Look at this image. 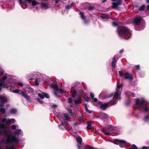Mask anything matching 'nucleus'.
<instances>
[{
  "label": "nucleus",
  "instance_id": "1",
  "mask_svg": "<svg viewBox=\"0 0 149 149\" xmlns=\"http://www.w3.org/2000/svg\"><path fill=\"white\" fill-rule=\"evenodd\" d=\"M9 128L5 126L4 124L0 123V135H3L6 138V139H1L0 142V149H1V143H5L7 144L19 142L18 137L22 136L23 135L22 131L20 129H17L14 132V135L11 134L8 131Z\"/></svg>",
  "mask_w": 149,
  "mask_h": 149
},
{
  "label": "nucleus",
  "instance_id": "2",
  "mask_svg": "<svg viewBox=\"0 0 149 149\" xmlns=\"http://www.w3.org/2000/svg\"><path fill=\"white\" fill-rule=\"evenodd\" d=\"M122 88V84H121L119 86H117L116 88V91L114 93H111L108 95L107 98L113 96L115 100H111L110 102L102 104L101 102H98L96 106L99 107L101 109L104 110L107 107L112 105L116 104L118 101L121 99L120 95L121 94Z\"/></svg>",
  "mask_w": 149,
  "mask_h": 149
},
{
  "label": "nucleus",
  "instance_id": "3",
  "mask_svg": "<svg viewBox=\"0 0 149 149\" xmlns=\"http://www.w3.org/2000/svg\"><path fill=\"white\" fill-rule=\"evenodd\" d=\"M13 76L6 74L0 80V86L3 87L13 88L15 84L13 83Z\"/></svg>",
  "mask_w": 149,
  "mask_h": 149
},
{
  "label": "nucleus",
  "instance_id": "4",
  "mask_svg": "<svg viewBox=\"0 0 149 149\" xmlns=\"http://www.w3.org/2000/svg\"><path fill=\"white\" fill-rule=\"evenodd\" d=\"M148 102L143 98L136 99L135 107L141 112H146L148 111Z\"/></svg>",
  "mask_w": 149,
  "mask_h": 149
},
{
  "label": "nucleus",
  "instance_id": "5",
  "mask_svg": "<svg viewBox=\"0 0 149 149\" xmlns=\"http://www.w3.org/2000/svg\"><path fill=\"white\" fill-rule=\"evenodd\" d=\"M134 23L135 25H139L140 24L141 28V29H136V30L138 31H140L143 29L145 26V21L139 16L136 17L135 18L134 20Z\"/></svg>",
  "mask_w": 149,
  "mask_h": 149
},
{
  "label": "nucleus",
  "instance_id": "6",
  "mask_svg": "<svg viewBox=\"0 0 149 149\" xmlns=\"http://www.w3.org/2000/svg\"><path fill=\"white\" fill-rule=\"evenodd\" d=\"M118 35L122 38H125L130 33V30L125 27L123 26L119 29H117Z\"/></svg>",
  "mask_w": 149,
  "mask_h": 149
},
{
  "label": "nucleus",
  "instance_id": "7",
  "mask_svg": "<svg viewBox=\"0 0 149 149\" xmlns=\"http://www.w3.org/2000/svg\"><path fill=\"white\" fill-rule=\"evenodd\" d=\"M13 92L15 93H17L21 94L29 102H31V101L29 96L26 92L23 91H21V93H20V90L18 89H16L13 91Z\"/></svg>",
  "mask_w": 149,
  "mask_h": 149
},
{
  "label": "nucleus",
  "instance_id": "8",
  "mask_svg": "<svg viewBox=\"0 0 149 149\" xmlns=\"http://www.w3.org/2000/svg\"><path fill=\"white\" fill-rule=\"evenodd\" d=\"M50 86L52 88L54 89V93L55 95L57 97H58V96L57 94L56 93V91H59L61 94L66 92V91L63 90L61 89H59L58 87L57 84H50Z\"/></svg>",
  "mask_w": 149,
  "mask_h": 149
},
{
  "label": "nucleus",
  "instance_id": "9",
  "mask_svg": "<svg viewBox=\"0 0 149 149\" xmlns=\"http://www.w3.org/2000/svg\"><path fill=\"white\" fill-rule=\"evenodd\" d=\"M119 74L120 77H123L124 76V78L125 79H128L129 80H132L133 79V77L132 74L128 72H126L123 74L121 71H119Z\"/></svg>",
  "mask_w": 149,
  "mask_h": 149
},
{
  "label": "nucleus",
  "instance_id": "10",
  "mask_svg": "<svg viewBox=\"0 0 149 149\" xmlns=\"http://www.w3.org/2000/svg\"><path fill=\"white\" fill-rule=\"evenodd\" d=\"M112 129V126L111 125H108L106 127V129L102 130V131L105 134L110 135L111 134L110 130H111Z\"/></svg>",
  "mask_w": 149,
  "mask_h": 149
},
{
  "label": "nucleus",
  "instance_id": "11",
  "mask_svg": "<svg viewBox=\"0 0 149 149\" xmlns=\"http://www.w3.org/2000/svg\"><path fill=\"white\" fill-rule=\"evenodd\" d=\"M116 2H113L112 3V8H116L118 5L122 4L121 0H116Z\"/></svg>",
  "mask_w": 149,
  "mask_h": 149
},
{
  "label": "nucleus",
  "instance_id": "12",
  "mask_svg": "<svg viewBox=\"0 0 149 149\" xmlns=\"http://www.w3.org/2000/svg\"><path fill=\"white\" fill-rule=\"evenodd\" d=\"M0 100L1 102V104H0V107H1L3 105L4 102L7 101V100L6 97L0 95Z\"/></svg>",
  "mask_w": 149,
  "mask_h": 149
},
{
  "label": "nucleus",
  "instance_id": "13",
  "mask_svg": "<svg viewBox=\"0 0 149 149\" xmlns=\"http://www.w3.org/2000/svg\"><path fill=\"white\" fill-rule=\"evenodd\" d=\"M15 120L14 118L8 119L5 123V125H8L11 123H15Z\"/></svg>",
  "mask_w": 149,
  "mask_h": 149
},
{
  "label": "nucleus",
  "instance_id": "14",
  "mask_svg": "<svg viewBox=\"0 0 149 149\" xmlns=\"http://www.w3.org/2000/svg\"><path fill=\"white\" fill-rule=\"evenodd\" d=\"M38 96L40 97L41 99H43L45 97L47 98H49V95L47 93H44L43 92H42L41 93H39L38 94Z\"/></svg>",
  "mask_w": 149,
  "mask_h": 149
},
{
  "label": "nucleus",
  "instance_id": "15",
  "mask_svg": "<svg viewBox=\"0 0 149 149\" xmlns=\"http://www.w3.org/2000/svg\"><path fill=\"white\" fill-rule=\"evenodd\" d=\"M116 62L117 61L116 59L115 56H114L113 58L111 63L112 69L113 70H114L115 68Z\"/></svg>",
  "mask_w": 149,
  "mask_h": 149
},
{
  "label": "nucleus",
  "instance_id": "16",
  "mask_svg": "<svg viewBox=\"0 0 149 149\" xmlns=\"http://www.w3.org/2000/svg\"><path fill=\"white\" fill-rule=\"evenodd\" d=\"M74 103L76 104H79L81 102V95L79 96L74 100Z\"/></svg>",
  "mask_w": 149,
  "mask_h": 149
},
{
  "label": "nucleus",
  "instance_id": "17",
  "mask_svg": "<svg viewBox=\"0 0 149 149\" xmlns=\"http://www.w3.org/2000/svg\"><path fill=\"white\" fill-rule=\"evenodd\" d=\"M76 140L78 144L77 145V147L78 149H81V146L80 144H81L82 142V139L80 137H78L76 138Z\"/></svg>",
  "mask_w": 149,
  "mask_h": 149
},
{
  "label": "nucleus",
  "instance_id": "18",
  "mask_svg": "<svg viewBox=\"0 0 149 149\" xmlns=\"http://www.w3.org/2000/svg\"><path fill=\"white\" fill-rule=\"evenodd\" d=\"M101 118L102 119H105L106 120H107V118H108V115L104 113H102L100 114Z\"/></svg>",
  "mask_w": 149,
  "mask_h": 149
},
{
  "label": "nucleus",
  "instance_id": "19",
  "mask_svg": "<svg viewBox=\"0 0 149 149\" xmlns=\"http://www.w3.org/2000/svg\"><path fill=\"white\" fill-rule=\"evenodd\" d=\"M48 4L45 3H41L40 5L41 8L44 9H46L48 8Z\"/></svg>",
  "mask_w": 149,
  "mask_h": 149
},
{
  "label": "nucleus",
  "instance_id": "20",
  "mask_svg": "<svg viewBox=\"0 0 149 149\" xmlns=\"http://www.w3.org/2000/svg\"><path fill=\"white\" fill-rule=\"evenodd\" d=\"M71 92L72 93V97H74L76 95V91L74 89V87H72L71 90Z\"/></svg>",
  "mask_w": 149,
  "mask_h": 149
},
{
  "label": "nucleus",
  "instance_id": "21",
  "mask_svg": "<svg viewBox=\"0 0 149 149\" xmlns=\"http://www.w3.org/2000/svg\"><path fill=\"white\" fill-rule=\"evenodd\" d=\"M79 14L80 15V17L83 20L84 22V23L85 24H86V20H85V17L84 16V15L83 13L80 12Z\"/></svg>",
  "mask_w": 149,
  "mask_h": 149
},
{
  "label": "nucleus",
  "instance_id": "22",
  "mask_svg": "<svg viewBox=\"0 0 149 149\" xmlns=\"http://www.w3.org/2000/svg\"><path fill=\"white\" fill-rule=\"evenodd\" d=\"M86 5L87 6H88V8L86 7V8H85L88 9L90 11L93 10L94 8L93 7L91 6L90 5V4L89 3H86Z\"/></svg>",
  "mask_w": 149,
  "mask_h": 149
},
{
  "label": "nucleus",
  "instance_id": "23",
  "mask_svg": "<svg viewBox=\"0 0 149 149\" xmlns=\"http://www.w3.org/2000/svg\"><path fill=\"white\" fill-rule=\"evenodd\" d=\"M29 2H32V6H35L37 4V3L35 0L32 1V0H25Z\"/></svg>",
  "mask_w": 149,
  "mask_h": 149
},
{
  "label": "nucleus",
  "instance_id": "24",
  "mask_svg": "<svg viewBox=\"0 0 149 149\" xmlns=\"http://www.w3.org/2000/svg\"><path fill=\"white\" fill-rule=\"evenodd\" d=\"M143 120L146 122H149V114L143 118Z\"/></svg>",
  "mask_w": 149,
  "mask_h": 149
},
{
  "label": "nucleus",
  "instance_id": "25",
  "mask_svg": "<svg viewBox=\"0 0 149 149\" xmlns=\"http://www.w3.org/2000/svg\"><path fill=\"white\" fill-rule=\"evenodd\" d=\"M17 111V110L15 109H12L10 110V112L13 114H16Z\"/></svg>",
  "mask_w": 149,
  "mask_h": 149
},
{
  "label": "nucleus",
  "instance_id": "26",
  "mask_svg": "<svg viewBox=\"0 0 149 149\" xmlns=\"http://www.w3.org/2000/svg\"><path fill=\"white\" fill-rule=\"evenodd\" d=\"M146 8V6L145 5H143L140 7H138L137 8L140 11H142L145 9Z\"/></svg>",
  "mask_w": 149,
  "mask_h": 149
},
{
  "label": "nucleus",
  "instance_id": "27",
  "mask_svg": "<svg viewBox=\"0 0 149 149\" xmlns=\"http://www.w3.org/2000/svg\"><path fill=\"white\" fill-rule=\"evenodd\" d=\"M74 5V3L72 2L70 4L67 5L65 6V8L66 9H69L72 8Z\"/></svg>",
  "mask_w": 149,
  "mask_h": 149
},
{
  "label": "nucleus",
  "instance_id": "28",
  "mask_svg": "<svg viewBox=\"0 0 149 149\" xmlns=\"http://www.w3.org/2000/svg\"><path fill=\"white\" fill-rule=\"evenodd\" d=\"M64 116L66 120H70V116L67 113H65Z\"/></svg>",
  "mask_w": 149,
  "mask_h": 149
},
{
  "label": "nucleus",
  "instance_id": "29",
  "mask_svg": "<svg viewBox=\"0 0 149 149\" xmlns=\"http://www.w3.org/2000/svg\"><path fill=\"white\" fill-rule=\"evenodd\" d=\"M84 107H85V110L88 113H91L92 112V111L91 110H89L88 109L86 105V104H84Z\"/></svg>",
  "mask_w": 149,
  "mask_h": 149
},
{
  "label": "nucleus",
  "instance_id": "30",
  "mask_svg": "<svg viewBox=\"0 0 149 149\" xmlns=\"http://www.w3.org/2000/svg\"><path fill=\"white\" fill-rule=\"evenodd\" d=\"M127 95L129 96H132L133 97H134L135 96V95L134 93H130V92H127Z\"/></svg>",
  "mask_w": 149,
  "mask_h": 149
},
{
  "label": "nucleus",
  "instance_id": "31",
  "mask_svg": "<svg viewBox=\"0 0 149 149\" xmlns=\"http://www.w3.org/2000/svg\"><path fill=\"white\" fill-rule=\"evenodd\" d=\"M19 126L17 124H15V125H13L12 126L11 128L12 130H15L16 129V128H18Z\"/></svg>",
  "mask_w": 149,
  "mask_h": 149
},
{
  "label": "nucleus",
  "instance_id": "32",
  "mask_svg": "<svg viewBox=\"0 0 149 149\" xmlns=\"http://www.w3.org/2000/svg\"><path fill=\"white\" fill-rule=\"evenodd\" d=\"M120 23L116 21H114L113 22L112 24L114 26H116L118 25Z\"/></svg>",
  "mask_w": 149,
  "mask_h": 149
},
{
  "label": "nucleus",
  "instance_id": "33",
  "mask_svg": "<svg viewBox=\"0 0 149 149\" xmlns=\"http://www.w3.org/2000/svg\"><path fill=\"white\" fill-rule=\"evenodd\" d=\"M27 88L29 90V91L28 92L29 93H33V89L29 86H28L27 87Z\"/></svg>",
  "mask_w": 149,
  "mask_h": 149
},
{
  "label": "nucleus",
  "instance_id": "34",
  "mask_svg": "<svg viewBox=\"0 0 149 149\" xmlns=\"http://www.w3.org/2000/svg\"><path fill=\"white\" fill-rule=\"evenodd\" d=\"M0 111L2 114H4L5 112V109L4 108H0Z\"/></svg>",
  "mask_w": 149,
  "mask_h": 149
},
{
  "label": "nucleus",
  "instance_id": "35",
  "mask_svg": "<svg viewBox=\"0 0 149 149\" xmlns=\"http://www.w3.org/2000/svg\"><path fill=\"white\" fill-rule=\"evenodd\" d=\"M108 16L107 15H103V16H102L101 17V18H102V19H108Z\"/></svg>",
  "mask_w": 149,
  "mask_h": 149
},
{
  "label": "nucleus",
  "instance_id": "36",
  "mask_svg": "<svg viewBox=\"0 0 149 149\" xmlns=\"http://www.w3.org/2000/svg\"><path fill=\"white\" fill-rule=\"evenodd\" d=\"M6 118H3V119H2V120H1V122H2V123H0L1 124H4L5 126L6 127L5 125V124H4V123H5V122H6Z\"/></svg>",
  "mask_w": 149,
  "mask_h": 149
},
{
  "label": "nucleus",
  "instance_id": "37",
  "mask_svg": "<svg viewBox=\"0 0 149 149\" xmlns=\"http://www.w3.org/2000/svg\"><path fill=\"white\" fill-rule=\"evenodd\" d=\"M18 85L20 87H23L24 86L22 83L21 82H19L17 83Z\"/></svg>",
  "mask_w": 149,
  "mask_h": 149
},
{
  "label": "nucleus",
  "instance_id": "38",
  "mask_svg": "<svg viewBox=\"0 0 149 149\" xmlns=\"http://www.w3.org/2000/svg\"><path fill=\"white\" fill-rule=\"evenodd\" d=\"M84 98L86 102H88L90 100V98L88 97H86V96H85L84 97Z\"/></svg>",
  "mask_w": 149,
  "mask_h": 149
},
{
  "label": "nucleus",
  "instance_id": "39",
  "mask_svg": "<svg viewBox=\"0 0 149 149\" xmlns=\"http://www.w3.org/2000/svg\"><path fill=\"white\" fill-rule=\"evenodd\" d=\"M118 141L120 142V143H122L123 144H124L126 143V141L124 140H118Z\"/></svg>",
  "mask_w": 149,
  "mask_h": 149
},
{
  "label": "nucleus",
  "instance_id": "40",
  "mask_svg": "<svg viewBox=\"0 0 149 149\" xmlns=\"http://www.w3.org/2000/svg\"><path fill=\"white\" fill-rule=\"evenodd\" d=\"M35 85L36 86H38L39 85L38 82V80L37 79H35Z\"/></svg>",
  "mask_w": 149,
  "mask_h": 149
},
{
  "label": "nucleus",
  "instance_id": "41",
  "mask_svg": "<svg viewBox=\"0 0 149 149\" xmlns=\"http://www.w3.org/2000/svg\"><path fill=\"white\" fill-rule=\"evenodd\" d=\"M135 67L136 70H139L140 69V66L139 65L135 66Z\"/></svg>",
  "mask_w": 149,
  "mask_h": 149
},
{
  "label": "nucleus",
  "instance_id": "42",
  "mask_svg": "<svg viewBox=\"0 0 149 149\" xmlns=\"http://www.w3.org/2000/svg\"><path fill=\"white\" fill-rule=\"evenodd\" d=\"M139 149H149V147L147 146H143V147Z\"/></svg>",
  "mask_w": 149,
  "mask_h": 149
},
{
  "label": "nucleus",
  "instance_id": "43",
  "mask_svg": "<svg viewBox=\"0 0 149 149\" xmlns=\"http://www.w3.org/2000/svg\"><path fill=\"white\" fill-rule=\"evenodd\" d=\"M67 109L68 111L70 113V114L72 115V112L71 110L69 109Z\"/></svg>",
  "mask_w": 149,
  "mask_h": 149
},
{
  "label": "nucleus",
  "instance_id": "44",
  "mask_svg": "<svg viewBox=\"0 0 149 149\" xmlns=\"http://www.w3.org/2000/svg\"><path fill=\"white\" fill-rule=\"evenodd\" d=\"M37 100L38 101L40 104H42L43 103V101L40 100L39 98L37 99Z\"/></svg>",
  "mask_w": 149,
  "mask_h": 149
},
{
  "label": "nucleus",
  "instance_id": "45",
  "mask_svg": "<svg viewBox=\"0 0 149 149\" xmlns=\"http://www.w3.org/2000/svg\"><path fill=\"white\" fill-rule=\"evenodd\" d=\"M90 96L91 97V98H92V100H93L94 98V94L92 93H90Z\"/></svg>",
  "mask_w": 149,
  "mask_h": 149
},
{
  "label": "nucleus",
  "instance_id": "46",
  "mask_svg": "<svg viewBox=\"0 0 149 149\" xmlns=\"http://www.w3.org/2000/svg\"><path fill=\"white\" fill-rule=\"evenodd\" d=\"M68 102L70 103H71L72 102V100L71 98H69L68 99Z\"/></svg>",
  "mask_w": 149,
  "mask_h": 149
},
{
  "label": "nucleus",
  "instance_id": "47",
  "mask_svg": "<svg viewBox=\"0 0 149 149\" xmlns=\"http://www.w3.org/2000/svg\"><path fill=\"white\" fill-rule=\"evenodd\" d=\"M3 73L4 72L3 70L2 69L0 68V74H3Z\"/></svg>",
  "mask_w": 149,
  "mask_h": 149
},
{
  "label": "nucleus",
  "instance_id": "48",
  "mask_svg": "<svg viewBox=\"0 0 149 149\" xmlns=\"http://www.w3.org/2000/svg\"><path fill=\"white\" fill-rule=\"evenodd\" d=\"M87 129H91V127H90V126L89 125H88L87 127Z\"/></svg>",
  "mask_w": 149,
  "mask_h": 149
},
{
  "label": "nucleus",
  "instance_id": "49",
  "mask_svg": "<svg viewBox=\"0 0 149 149\" xmlns=\"http://www.w3.org/2000/svg\"><path fill=\"white\" fill-rule=\"evenodd\" d=\"M62 121V122H61V124L60 125H59V126H60V127L61 125H63L64 124V123L62 121Z\"/></svg>",
  "mask_w": 149,
  "mask_h": 149
},
{
  "label": "nucleus",
  "instance_id": "50",
  "mask_svg": "<svg viewBox=\"0 0 149 149\" xmlns=\"http://www.w3.org/2000/svg\"><path fill=\"white\" fill-rule=\"evenodd\" d=\"M79 120L80 121L82 122L83 121V119L82 118H80Z\"/></svg>",
  "mask_w": 149,
  "mask_h": 149
},
{
  "label": "nucleus",
  "instance_id": "51",
  "mask_svg": "<svg viewBox=\"0 0 149 149\" xmlns=\"http://www.w3.org/2000/svg\"><path fill=\"white\" fill-rule=\"evenodd\" d=\"M93 100L95 102H97V99L96 98H94Z\"/></svg>",
  "mask_w": 149,
  "mask_h": 149
},
{
  "label": "nucleus",
  "instance_id": "52",
  "mask_svg": "<svg viewBox=\"0 0 149 149\" xmlns=\"http://www.w3.org/2000/svg\"><path fill=\"white\" fill-rule=\"evenodd\" d=\"M19 3L20 5H22L23 4L22 2L21 1V0H19Z\"/></svg>",
  "mask_w": 149,
  "mask_h": 149
},
{
  "label": "nucleus",
  "instance_id": "53",
  "mask_svg": "<svg viewBox=\"0 0 149 149\" xmlns=\"http://www.w3.org/2000/svg\"><path fill=\"white\" fill-rule=\"evenodd\" d=\"M123 51H124V49H122L120 50L119 53H121L122 52H123Z\"/></svg>",
  "mask_w": 149,
  "mask_h": 149
},
{
  "label": "nucleus",
  "instance_id": "54",
  "mask_svg": "<svg viewBox=\"0 0 149 149\" xmlns=\"http://www.w3.org/2000/svg\"><path fill=\"white\" fill-rule=\"evenodd\" d=\"M147 8L148 9V10L149 11V5H148V6L147 7Z\"/></svg>",
  "mask_w": 149,
  "mask_h": 149
},
{
  "label": "nucleus",
  "instance_id": "55",
  "mask_svg": "<svg viewBox=\"0 0 149 149\" xmlns=\"http://www.w3.org/2000/svg\"><path fill=\"white\" fill-rule=\"evenodd\" d=\"M107 0H103L102 1V3H104L105 2L107 1Z\"/></svg>",
  "mask_w": 149,
  "mask_h": 149
},
{
  "label": "nucleus",
  "instance_id": "56",
  "mask_svg": "<svg viewBox=\"0 0 149 149\" xmlns=\"http://www.w3.org/2000/svg\"><path fill=\"white\" fill-rule=\"evenodd\" d=\"M77 125V123H74V125H75V126H76Z\"/></svg>",
  "mask_w": 149,
  "mask_h": 149
},
{
  "label": "nucleus",
  "instance_id": "57",
  "mask_svg": "<svg viewBox=\"0 0 149 149\" xmlns=\"http://www.w3.org/2000/svg\"><path fill=\"white\" fill-rule=\"evenodd\" d=\"M146 1L148 3H149V0H146Z\"/></svg>",
  "mask_w": 149,
  "mask_h": 149
},
{
  "label": "nucleus",
  "instance_id": "58",
  "mask_svg": "<svg viewBox=\"0 0 149 149\" xmlns=\"http://www.w3.org/2000/svg\"><path fill=\"white\" fill-rule=\"evenodd\" d=\"M58 0H56V3H58Z\"/></svg>",
  "mask_w": 149,
  "mask_h": 149
},
{
  "label": "nucleus",
  "instance_id": "59",
  "mask_svg": "<svg viewBox=\"0 0 149 149\" xmlns=\"http://www.w3.org/2000/svg\"><path fill=\"white\" fill-rule=\"evenodd\" d=\"M130 38V37H128L127 38H125V39H129Z\"/></svg>",
  "mask_w": 149,
  "mask_h": 149
},
{
  "label": "nucleus",
  "instance_id": "60",
  "mask_svg": "<svg viewBox=\"0 0 149 149\" xmlns=\"http://www.w3.org/2000/svg\"><path fill=\"white\" fill-rule=\"evenodd\" d=\"M62 119H63V118H60V120H61Z\"/></svg>",
  "mask_w": 149,
  "mask_h": 149
},
{
  "label": "nucleus",
  "instance_id": "61",
  "mask_svg": "<svg viewBox=\"0 0 149 149\" xmlns=\"http://www.w3.org/2000/svg\"><path fill=\"white\" fill-rule=\"evenodd\" d=\"M112 1H116V0H111Z\"/></svg>",
  "mask_w": 149,
  "mask_h": 149
},
{
  "label": "nucleus",
  "instance_id": "62",
  "mask_svg": "<svg viewBox=\"0 0 149 149\" xmlns=\"http://www.w3.org/2000/svg\"><path fill=\"white\" fill-rule=\"evenodd\" d=\"M1 88H0V91H1Z\"/></svg>",
  "mask_w": 149,
  "mask_h": 149
},
{
  "label": "nucleus",
  "instance_id": "63",
  "mask_svg": "<svg viewBox=\"0 0 149 149\" xmlns=\"http://www.w3.org/2000/svg\"><path fill=\"white\" fill-rule=\"evenodd\" d=\"M54 106H56V105H53V107H54Z\"/></svg>",
  "mask_w": 149,
  "mask_h": 149
},
{
  "label": "nucleus",
  "instance_id": "64",
  "mask_svg": "<svg viewBox=\"0 0 149 149\" xmlns=\"http://www.w3.org/2000/svg\"><path fill=\"white\" fill-rule=\"evenodd\" d=\"M139 76H140V77H141V75H140V74H139Z\"/></svg>",
  "mask_w": 149,
  "mask_h": 149
}]
</instances>
